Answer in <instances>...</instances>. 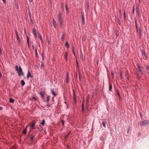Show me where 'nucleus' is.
Here are the masks:
<instances>
[{"label":"nucleus","mask_w":149,"mask_h":149,"mask_svg":"<svg viewBox=\"0 0 149 149\" xmlns=\"http://www.w3.org/2000/svg\"><path fill=\"white\" fill-rule=\"evenodd\" d=\"M29 125V124H28L26 127H25V129H24L23 131H22V132L23 133H24L25 134H26V129H27V127Z\"/></svg>","instance_id":"nucleus-10"},{"label":"nucleus","mask_w":149,"mask_h":149,"mask_svg":"<svg viewBox=\"0 0 149 149\" xmlns=\"http://www.w3.org/2000/svg\"><path fill=\"white\" fill-rule=\"evenodd\" d=\"M40 94L41 96L43 98L44 97L43 93L42 92H40Z\"/></svg>","instance_id":"nucleus-22"},{"label":"nucleus","mask_w":149,"mask_h":149,"mask_svg":"<svg viewBox=\"0 0 149 149\" xmlns=\"http://www.w3.org/2000/svg\"><path fill=\"white\" fill-rule=\"evenodd\" d=\"M16 36L17 39L18 41V43H19L20 42V40L19 38V35L17 33V32H16Z\"/></svg>","instance_id":"nucleus-9"},{"label":"nucleus","mask_w":149,"mask_h":149,"mask_svg":"<svg viewBox=\"0 0 149 149\" xmlns=\"http://www.w3.org/2000/svg\"><path fill=\"white\" fill-rule=\"evenodd\" d=\"M85 40V39L84 38H82V40L83 41H84Z\"/></svg>","instance_id":"nucleus-48"},{"label":"nucleus","mask_w":149,"mask_h":149,"mask_svg":"<svg viewBox=\"0 0 149 149\" xmlns=\"http://www.w3.org/2000/svg\"><path fill=\"white\" fill-rule=\"evenodd\" d=\"M89 99V96H88L87 97L86 99V104L87 105L88 104Z\"/></svg>","instance_id":"nucleus-14"},{"label":"nucleus","mask_w":149,"mask_h":149,"mask_svg":"<svg viewBox=\"0 0 149 149\" xmlns=\"http://www.w3.org/2000/svg\"><path fill=\"white\" fill-rule=\"evenodd\" d=\"M34 136H35V134H32V135H31V143L33 142V140L34 138Z\"/></svg>","instance_id":"nucleus-11"},{"label":"nucleus","mask_w":149,"mask_h":149,"mask_svg":"<svg viewBox=\"0 0 149 149\" xmlns=\"http://www.w3.org/2000/svg\"><path fill=\"white\" fill-rule=\"evenodd\" d=\"M30 77H31V75L29 71L28 72L27 77L28 79Z\"/></svg>","instance_id":"nucleus-12"},{"label":"nucleus","mask_w":149,"mask_h":149,"mask_svg":"<svg viewBox=\"0 0 149 149\" xmlns=\"http://www.w3.org/2000/svg\"><path fill=\"white\" fill-rule=\"evenodd\" d=\"M136 12H138V11H139V10H138V7H136Z\"/></svg>","instance_id":"nucleus-37"},{"label":"nucleus","mask_w":149,"mask_h":149,"mask_svg":"<svg viewBox=\"0 0 149 149\" xmlns=\"http://www.w3.org/2000/svg\"><path fill=\"white\" fill-rule=\"evenodd\" d=\"M109 90L110 91H111V90L112 88V86L111 84H109Z\"/></svg>","instance_id":"nucleus-20"},{"label":"nucleus","mask_w":149,"mask_h":149,"mask_svg":"<svg viewBox=\"0 0 149 149\" xmlns=\"http://www.w3.org/2000/svg\"><path fill=\"white\" fill-rule=\"evenodd\" d=\"M65 9L67 12H68V7L66 5H65Z\"/></svg>","instance_id":"nucleus-32"},{"label":"nucleus","mask_w":149,"mask_h":149,"mask_svg":"<svg viewBox=\"0 0 149 149\" xmlns=\"http://www.w3.org/2000/svg\"><path fill=\"white\" fill-rule=\"evenodd\" d=\"M29 1H30V2H31L32 1V0H29Z\"/></svg>","instance_id":"nucleus-49"},{"label":"nucleus","mask_w":149,"mask_h":149,"mask_svg":"<svg viewBox=\"0 0 149 149\" xmlns=\"http://www.w3.org/2000/svg\"><path fill=\"white\" fill-rule=\"evenodd\" d=\"M51 92L52 94L55 96H56V93L53 90H51Z\"/></svg>","instance_id":"nucleus-25"},{"label":"nucleus","mask_w":149,"mask_h":149,"mask_svg":"<svg viewBox=\"0 0 149 149\" xmlns=\"http://www.w3.org/2000/svg\"><path fill=\"white\" fill-rule=\"evenodd\" d=\"M50 96H47V104H48L49 101L50 100Z\"/></svg>","instance_id":"nucleus-16"},{"label":"nucleus","mask_w":149,"mask_h":149,"mask_svg":"<svg viewBox=\"0 0 149 149\" xmlns=\"http://www.w3.org/2000/svg\"><path fill=\"white\" fill-rule=\"evenodd\" d=\"M15 70L17 71L19 77H20L21 76H24V74L21 66H19L18 68V66L17 65H15Z\"/></svg>","instance_id":"nucleus-1"},{"label":"nucleus","mask_w":149,"mask_h":149,"mask_svg":"<svg viewBox=\"0 0 149 149\" xmlns=\"http://www.w3.org/2000/svg\"><path fill=\"white\" fill-rule=\"evenodd\" d=\"M73 99L74 100V102H76V96L75 95V93L74 92V90H73Z\"/></svg>","instance_id":"nucleus-6"},{"label":"nucleus","mask_w":149,"mask_h":149,"mask_svg":"<svg viewBox=\"0 0 149 149\" xmlns=\"http://www.w3.org/2000/svg\"><path fill=\"white\" fill-rule=\"evenodd\" d=\"M38 36L39 37V38H40V39L41 42H43V41H42V36H41V34H39L38 35Z\"/></svg>","instance_id":"nucleus-21"},{"label":"nucleus","mask_w":149,"mask_h":149,"mask_svg":"<svg viewBox=\"0 0 149 149\" xmlns=\"http://www.w3.org/2000/svg\"><path fill=\"white\" fill-rule=\"evenodd\" d=\"M65 46L67 47V48H68L69 47V45H68V42H65Z\"/></svg>","instance_id":"nucleus-23"},{"label":"nucleus","mask_w":149,"mask_h":149,"mask_svg":"<svg viewBox=\"0 0 149 149\" xmlns=\"http://www.w3.org/2000/svg\"><path fill=\"white\" fill-rule=\"evenodd\" d=\"M134 6L133 9V13H134Z\"/></svg>","instance_id":"nucleus-34"},{"label":"nucleus","mask_w":149,"mask_h":149,"mask_svg":"<svg viewBox=\"0 0 149 149\" xmlns=\"http://www.w3.org/2000/svg\"><path fill=\"white\" fill-rule=\"evenodd\" d=\"M126 77L127 78V79H129V77H128V71H126Z\"/></svg>","instance_id":"nucleus-19"},{"label":"nucleus","mask_w":149,"mask_h":149,"mask_svg":"<svg viewBox=\"0 0 149 149\" xmlns=\"http://www.w3.org/2000/svg\"><path fill=\"white\" fill-rule=\"evenodd\" d=\"M137 67L138 68V70L139 71V72L141 73L142 74H143V72L142 71V70L143 69V67H140V65H137Z\"/></svg>","instance_id":"nucleus-4"},{"label":"nucleus","mask_w":149,"mask_h":149,"mask_svg":"<svg viewBox=\"0 0 149 149\" xmlns=\"http://www.w3.org/2000/svg\"><path fill=\"white\" fill-rule=\"evenodd\" d=\"M32 99H33L34 100H35V101L36 100V98L35 97H33V98Z\"/></svg>","instance_id":"nucleus-41"},{"label":"nucleus","mask_w":149,"mask_h":149,"mask_svg":"<svg viewBox=\"0 0 149 149\" xmlns=\"http://www.w3.org/2000/svg\"><path fill=\"white\" fill-rule=\"evenodd\" d=\"M47 106L48 107H49V106L48 105H47Z\"/></svg>","instance_id":"nucleus-54"},{"label":"nucleus","mask_w":149,"mask_h":149,"mask_svg":"<svg viewBox=\"0 0 149 149\" xmlns=\"http://www.w3.org/2000/svg\"><path fill=\"white\" fill-rule=\"evenodd\" d=\"M53 24L54 25L56 24V22L54 19H53Z\"/></svg>","instance_id":"nucleus-31"},{"label":"nucleus","mask_w":149,"mask_h":149,"mask_svg":"<svg viewBox=\"0 0 149 149\" xmlns=\"http://www.w3.org/2000/svg\"><path fill=\"white\" fill-rule=\"evenodd\" d=\"M36 124V122H34L31 125L30 131L32 130H33L36 128V127L35 126Z\"/></svg>","instance_id":"nucleus-5"},{"label":"nucleus","mask_w":149,"mask_h":149,"mask_svg":"<svg viewBox=\"0 0 149 149\" xmlns=\"http://www.w3.org/2000/svg\"><path fill=\"white\" fill-rule=\"evenodd\" d=\"M68 81H69L68 75L67 76V77H66V81L67 83H68Z\"/></svg>","instance_id":"nucleus-28"},{"label":"nucleus","mask_w":149,"mask_h":149,"mask_svg":"<svg viewBox=\"0 0 149 149\" xmlns=\"http://www.w3.org/2000/svg\"><path fill=\"white\" fill-rule=\"evenodd\" d=\"M64 38V34H62L61 37V39H62L63 40Z\"/></svg>","instance_id":"nucleus-26"},{"label":"nucleus","mask_w":149,"mask_h":149,"mask_svg":"<svg viewBox=\"0 0 149 149\" xmlns=\"http://www.w3.org/2000/svg\"><path fill=\"white\" fill-rule=\"evenodd\" d=\"M149 124V120H144L140 123L141 126H143Z\"/></svg>","instance_id":"nucleus-3"},{"label":"nucleus","mask_w":149,"mask_h":149,"mask_svg":"<svg viewBox=\"0 0 149 149\" xmlns=\"http://www.w3.org/2000/svg\"><path fill=\"white\" fill-rule=\"evenodd\" d=\"M49 41H48V44H49Z\"/></svg>","instance_id":"nucleus-51"},{"label":"nucleus","mask_w":149,"mask_h":149,"mask_svg":"<svg viewBox=\"0 0 149 149\" xmlns=\"http://www.w3.org/2000/svg\"><path fill=\"white\" fill-rule=\"evenodd\" d=\"M62 124L63 125L64 124V122L63 120H62Z\"/></svg>","instance_id":"nucleus-40"},{"label":"nucleus","mask_w":149,"mask_h":149,"mask_svg":"<svg viewBox=\"0 0 149 149\" xmlns=\"http://www.w3.org/2000/svg\"><path fill=\"white\" fill-rule=\"evenodd\" d=\"M27 44H28V47H29V42L28 43L27 42Z\"/></svg>","instance_id":"nucleus-45"},{"label":"nucleus","mask_w":149,"mask_h":149,"mask_svg":"<svg viewBox=\"0 0 149 149\" xmlns=\"http://www.w3.org/2000/svg\"><path fill=\"white\" fill-rule=\"evenodd\" d=\"M123 14H124V17H125V11H124Z\"/></svg>","instance_id":"nucleus-42"},{"label":"nucleus","mask_w":149,"mask_h":149,"mask_svg":"<svg viewBox=\"0 0 149 149\" xmlns=\"http://www.w3.org/2000/svg\"><path fill=\"white\" fill-rule=\"evenodd\" d=\"M21 84L22 86H24L25 84V83L23 80L21 81Z\"/></svg>","instance_id":"nucleus-17"},{"label":"nucleus","mask_w":149,"mask_h":149,"mask_svg":"<svg viewBox=\"0 0 149 149\" xmlns=\"http://www.w3.org/2000/svg\"><path fill=\"white\" fill-rule=\"evenodd\" d=\"M136 30H137V32H138V28H137V26L136 25Z\"/></svg>","instance_id":"nucleus-33"},{"label":"nucleus","mask_w":149,"mask_h":149,"mask_svg":"<svg viewBox=\"0 0 149 149\" xmlns=\"http://www.w3.org/2000/svg\"><path fill=\"white\" fill-rule=\"evenodd\" d=\"M54 25V27H56V24H55V25Z\"/></svg>","instance_id":"nucleus-50"},{"label":"nucleus","mask_w":149,"mask_h":149,"mask_svg":"<svg viewBox=\"0 0 149 149\" xmlns=\"http://www.w3.org/2000/svg\"><path fill=\"white\" fill-rule=\"evenodd\" d=\"M68 55V54L67 53V52H65V60L67 61L68 60V59H67Z\"/></svg>","instance_id":"nucleus-13"},{"label":"nucleus","mask_w":149,"mask_h":149,"mask_svg":"<svg viewBox=\"0 0 149 149\" xmlns=\"http://www.w3.org/2000/svg\"><path fill=\"white\" fill-rule=\"evenodd\" d=\"M2 0L3 1V2L4 3H6V0Z\"/></svg>","instance_id":"nucleus-46"},{"label":"nucleus","mask_w":149,"mask_h":149,"mask_svg":"<svg viewBox=\"0 0 149 149\" xmlns=\"http://www.w3.org/2000/svg\"><path fill=\"white\" fill-rule=\"evenodd\" d=\"M82 111L83 112L84 110V107H82Z\"/></svg>","instance_id":"nucleus-44"},{"label":"nucleus","mask_w":149,"mask_h":149,"mask_svg":"<svg viewBox=\"0 0 149 149\" xmlns=\"http://www.w3.org/2000/svg\"><path fill=\"white\" fill-rule=\"evenodd\" d=\"M45 121L44 119H43L42 120V122L40 123L41 124H42V125L44 126L45 125Z\"/></svg>","instance_id":"nucleus-18"},{"label":"nucleus","mask_w":149,"mask_h":149,"mask_svg":"<svg viewBox=\"0 0 149 149\" xmlns=\"http://www.w3.org/2000/svg\"><path fill=\"white\" fill-rule=\"evenodd\" d=\"M63 9H64V7H63Z\"/></svg>","instance_id":"nucleus-58"},{"label":"nucleus","mask_w":149,"mask_h":149,"mask_svg":"<svg viewBox=\"0 0 149 149\" xmlns=\"http://www.w3.org/2000/svg\"><path fill=\"white\" fill-rule=\"evenodd\" d=\"M129 130H130L129 128H128V131H129Z\"/></svg>","instance_id":"nucleus-55"},{"label":"nucleus","mask_w":149,"mask_h":149,"mask_svg":"<svg viewBox=\"0 0 149 149\" xmlns=\"http://www.w3.org/2000/svg\"><path fill=\"white\" fill-rule=\"evenodd\" d=\"M36 54L37 55V52H36Z\"/></svg>","instance_id":"nucleus-56"},{"label":"nucleus","mask_w":149,"mask_h":149,"mask_svg":"<svg viewBox=\"0 0 149 149\" xmlns=\"http://www.w3.org/2000/svg\"><path fill=\"white\" fill-rule=\"evenodd\" d=\"M120 76H121V77H121V75H122V73H120Z\"/></svg>","instance_id":"nucleus-52"},{"label":"nucleus","mask_w":149,"mask_h":149,"mask_svg":"<svg viewBox=\"0 0 149 149\" xmlns=\"http://www.w3.org/2000/svg\"><path fill=\"white\" fill-rule=\"evenodd\" d=\"M141 52L142 53V54H144V56H146V54L144 52L143 50H142Z\"/></svg>","instance_id":"nucleus-30"},{"label":"nucleus","mask_w":149,"mask_h":149,"mask_svg":"<svg viewBox=\"0 0 149 149\" xmlns=\"http://www.w3.org/2000/svg\"><path fill=\"white\" fill-rule=\"evenodd\" d=\"M72 52L73 54H74V56H75V54L74 49L73 48L72 49Z\"/></svg>","instance_id":"nucleus-29"},{"label":"nucleus","mask_w":149,"mask_h":149,"mask_svg":"<svg viewBox=\"0 0 149 149\" xmlns=\"http://www.w3.org/2000/svg\"><path fill=\"white\" fill-rule=\"evenodd\" d=\"M120 13L121 12V11H120Z\"/></svg>","instance_id":"nucleus-57"},{"label":"nucleus","mask_w":149,"mask_h":149,"mask_svg":"<svg viewBox=\"0 0 149 149\" xmlns=\"http://www.w3.org/2000/svg\"><path fill=\"white\" fill-rule=\"evenodd\" d=\"M81 54L80 55V57L81 58L82 60L84 61L85 60V57L83 55L82 53L81 52Z\"/></svg>","instance_id":"nucleus-8"},{"label":"nucleus","mask_w":149,"mask_h":149,"mask_svg":"<svg viewBox=\"0 0 149 149\" xmlns=\"http://www.w3.org/2000/svg\"><path fill=\"white\" fill-rule=\"evenodd\" d=\"M111 74L113 76V73H112L111 72Z\"/></svg>","instance_id":"nucleus-53"},{"label":"nucleus","mask_w":149,"mask_h":149,"mask_svg":"<svg viewBox=\"0 0 149 149\" xmlns=\"http://www.w3.org/2000/svg\"><path fill=\"white\" fill-rule=\"evenodd\" d=\"M84 107V104L83 102H82L81 107Z\"/></svg>","instance_id":"nucleus-39"},{"label":"nucleus","mask_w":149,"mask_h":149,"mask_svg":"<svg viewBox=\"0 0 149 149\" xmlns=\"http://www.w3.org/2000/svg\"><path fill=\"white\" fill-rule=\"evenodd\" d=\"M102 138H103V137H102H102H101L100 138V139L102 140Z\"/></svg>","instance_id":"nucleus-47"},{"label":"nucleus","mask_w":149,"mask_h":149,"mask_svg":"<svg viewBox=\"0 0 149 149\" xmlns=\"http://www.w3.org/2000/svg\"><path fill=\"white\" fill-rule=\"evenodd\" d=\"M81 19L83 24H84V14L83 13H81Z\"/></svg>","instance_id":"nucleus-7"},{"label":"nucleus","mask_w":149,"mask_h":149,"mask_svg":"<svg viewBox=\"0 0 149 149\" xmlns=\"http://www.w3.org/2000/svg\"><path fill=\"white\" fill-rule=\"evenodd\" d=\"M33 33L34 34L35 36H36L37 35L36 34V30L35 29H34L33 30Z\"/></svg>","instance_id":"nucleus-24"},{"label":"nucleus","mask_w":149,"mask_h":149,"mask_svg":"<svg viewBox=\"0 0 149 149\" xmlns=\"http://www.w3.org/2000/svg\"><path fill=\"white\" fill-rule=\"evenodd\" d=\"M44 65V64L42 63L41 65V68H42V67H43Z\"/></svg>","instance_id":"nucleus-36"},{"label":"nucleus","mask_w":149,"mask_h":149,"mask_svg":"<svg viewBox=\"0 0 149 149\" xmlns=\"http://www.w3.org/2000/svg\"><path fill=\"white\" fill-rule=\"evenodd\" d=\"M10 102L11 103H13L14 102V100L13 99H10Z\"/></svg>","instance_id":"nucleus-27"},{"label":"nucleus","mask_w":149,"mask_h":149,"mask_svg":"<svg viewBox=\"0 0 149 149\" xmlns=\"http://www.w3.org/2000/svg\"><path fill=\"white\" fill-rule=\"evenodd\" d=\"M58 19L59 22L60 27H61L62 25L63 20L62 18L61 13H58Z\"/></svg>","instance_id":"nucleus-2"},{"label":"nucleus","mask_w":149,"mask_h":149,"mask_svg":"<svg viewBox=\"0 0 149 149\" xmlns=\"http://www.w3.org/2000/svg\"><path fill=\"white\" fill-rule=\"evenodd\" d=\"M106 123H107V122L103 120L102 122V125L104 127H105V125H106Z\"/></svg>","instance_id":"nucleus-15"},{"label":"nucleus","mask_w":149,"mask_h":149,"mask_svg":"<svg viewBox=\"0 0 149 149\" xmlns=\"http://www.w3.org/2000/svg\"><path fill=\"white\" fill-rule=\"evenodd\" d=\"M3 109V108L1 107H0V110H1Z\"/></svg>","instance_id":"nucleus-43"},{"label":"nucleus","mask_w":149,"mask_h":149,"mask_svg":"<svg viewBox=\"0 0 149 149\" xmlns=\"http://www.w3.org/2000/svg\"><path fill=\"white\" fill-rule=\"evenodd\" d=\"M29 38L27 37V42H29Z\"/></svg>","instance_id":"nucleus-35"},{"label":"nucleus","mask_w":149,"mask_h":149,"mask_svg":"<svg viewBox=\"0 0 149 149\" xmlns=\"http://www.w3.org/2000/svg\"><path fill=\"white\" fill-rule=\"evenodd\" d=\"M139 35L141 36V29H139Z\"/></svg>","instance_id":"nucleus-38"}]
</instances>
